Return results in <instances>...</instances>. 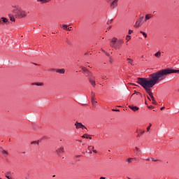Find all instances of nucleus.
Listing matches in <instances>:
<instances>
[{"mask_svg": "<svg viewBox=\"0 0 179 179\" xmlns=\"http://www.w3.org/2000/svg\"><path fill=\"white\" fill-rule=\"evenodd\" d=\"M111 26H109V27H108V30H110V29H111Z\"/></svg>", "mask_w": 179, "mask_h": 179, "instance_id": "obj_46", "label": "nucleus"}, {"mask_svg": "<svg viewBox=\"0 0 179 179\" xmlns=\"http://www.w3.org/2000/svg\"><path fill=\"white\" fill-rule=\"evenodd\" d=\"M24 153H26L25 152H23L22 154L24 155Z\"/></svg>", "mask_w": 179, "mask_h": 179, "instance_id": "obj_55", "label": "nucleus"}, {"mask_svg": "<svg viewBox=\"0 0 179 179\" xmlns=\"http://www.w3.org/2000/svg\"><path fill=\"white\" fill-rule=\"evenodd\" d=\"M90 149H94V146H88V150H90V153H92V151H90Z\"/></svg>", "mask_w": 179, "mask_h": 179, "instance_id": "obj_31", "label": "nucleus"}, {"mask_svg": "<svg viewBox=\"0 0 179 179\" xmlns=\"http://www.w3.org/2000/svg\"><path fill=\"white\" fill-rule=\"evenodd\" d=\"M109 62H110V64H113V62H114V60L113 59V57H109Z\"/></svg>", "mask_w": 179, "mask_h": 179, "instance_id": "obj_26", "label": "nucleus"}, {"mask_svg": "<svg viewBox=\"0 0 179 179\" xmlns=\"http://www.w3.org/2000/svg\"><path fill=\"white\" fill-rule=\"evenodd\" d=\"M122 44H124V41L117 39V45L119 47V45H122Z\"/></svg>", "mask_w": 179, "mask_h": 179, "instance_id": "obj_17", "label": "nucleus"}, {"mask_svg": "<svg viewBox=\"0 0 179 179\" xmlns=\"http://www.w3.org/2000/svg\"><path fill=\"white\" fill-rule=\"evenodd\" d=\"M0 23H1V20H0Z\"/></svg>", "mask_w": 179, "mask_h": 179, "instance_id": "obj_62", "label": "nucleus"}, {"mask_svg": "<svg viewBox=\"0 0 179 179\" xmlns=\"http://www.w3.org/2000/svg\"><path fill=\"white\" fill-rule=\"evenodd\" d=\"M91 76L88 78L89 82L91 83V85L94 87H96V78L93 76V73H90Z\"/></svg>", "mask_w": 179, "mask_h": 179, "instance_id": "obj_5", "label": "nucleus"}, {"mask_svg": "<svg viewBox=\"0 0 179 179\" xmlns=\"http://www.w3.org/2000/svg\"><path fill=\"white\" fill-rule=\"evenodd\" d=\"M141 58H143V56H141Z\"/></svg>", "mask_w": 179, "mask_h": 179, "instance_id": "obj_59", "label": "nucleus"}, {"mask_svg": "<svg viewBox=\"0 0 179 179\" xmlns=\"http://www.w3.org/2000/svg\"><path fill=\"white\" fill-rule=\"evenodd\" d=\"M37 2H41L42 3H47V0H37Z\"/></svg>", "mask_w": 179, "mask_h": 179, "instance_id": "obj_23", "label": "nucleus"}, {"mask_svg": "<svg viewBox=\"0 0 179 179\" xmlns=\"http://www.w3.org/2000/svg\"><path fill=\"white\" fill-rule=\"evenodd\" d=\"M127 61L128 64H130V65H131L132 66H134V65H135L134 64V59H132L131 58H127Z\"/></svg>", "mask_w": 179, "mask_h": 179, "instance_id": "obj_11", "label": "nucleus"}, {"mask_svg": "<svg viewBox=\"0 0 179 179\" xmlns=\"http://www.w3.org/2000/svg\"><path fill=\"white\" fill-rule=\"evenodd\" d=\"M6 178H8V179L10 178V177H9V173H6Z\"/></svg>", "mask_w": 179, "mask_h": 179, "instance_id": "obj_37", "label": "nucleus"}, {"mask_svg": "<svg viewBox=\"0 0 179 179\" xmlns=\"http://www.w3.org/2000/svg\"><path fill=\"white\" fill-rule=\"evenodd\" d=\"M93 152H94V153H97V150H93Z\"/></svg>", "mask_w": 179, "mask_h": 179, "instance_id": "obj_44", "label": "nucleus"}, {"mask_svg": "<svg viewBox=\"0 0 179 179\" xmlns=\"http://www.w3.org/2000/svg\"><path fill=\"white\" fill-rule=\"evenodd\" d=\"M85 55H87V53H85Z\"/></svg>", "mask_w": 179, "mask_h": 179, "instance_id": "obj_57", "label": "nucleus"}, {"mask_svg": "<svg viewBox=\"0 0 179 179\" xmlns=\"http://www.w3.org/2000/svg\"><path fill=\"white\" fill-rule=\"evenodd\" d=\"M164 108H164V107L161 108L160 110H164Z\"/></svg>", "mask_w": 179, "mask_h": 179, "instance_id": "obj_45", "label": "nucleus"}, {"mask_svg": "<svg viewBox=\"0 0 179 179\" xmlns=\"http://www.w3.org/2000/svg\"><path fill=\"white\" fill-rule=\"evenodd\" d=\"M1 19L3 20V23H9V21H8L6 17H1Z\"/></svg>", "mask_w": 179, "mask_h": 179, "instance_id": "obj_20", "label": "nucleus"}, {"mask_svg": "<svg viewBox=\"0 0 179 179\" xmlns=\"http://www.w3.org/2000/svg\"><path fill=\"white\" fill-rule=\"evenodd\" d=\"M142 20H143V16L141 17L134 24V27H141V23H142Z\"/></svg>", "mask_w": 179, "mask_h": 179, "instance_id": "obj_8", "label": "nucleus"}, {"mask_svg": "<svg viewBox=\"0 0 179 179\" xmlns=\"http://www.w3.org/2000/svg\"><path fill=\"white\" fill-rule=\"evenodd\" d=\"M107 24H110V21H108V22H107Z\"/></svg>", "mask_w": 179, "mask_h": 179, "instance_id": "obj_51", "label": "nucleus"}, {"mask_svg": "<svg viewBox=\"0 0 179 179\" xmlns=\"http://www.w3.org/2000/svg\"><path fill=\"white\" fill-rule=\"evenodd\" d=\"M161 81L166 79L167 75L170 73H179V70H173L170 69H164L157 72L152 73Z\"/></svg>", "mask_w": 179, "mask_h": 179, "instance_id": "obj_2", "label": "nucleus"}, {"mask_svg": "<svg viewBox=\"0 0 179 179\" xmlns=\"http://www.w3.org/2000/svg\"><path fill=\"white\" fill-rule=\"evenodd\" d=\"M62 27L64 29V30H68V25L66 24H62Z\"/></svg>", "mask_w": 179, "mask_h": 179, "instance_id": "obj_21", "label": "nucleus"}, {"mask_svg": "<svg viewBox=\"0 0 179 179\" xmlns=\"http://www.w3.org/2000/svg\"><path fill=\"white\" fill-rule=\"evenodd\" d=\"M143 134H145V130L141 131V135H143Z\"/></svg>", "mask_w": 179, "mask_h": 179, "instance_id": "obj_41", "label": "nucleus"}, {"mask_svg": "<svg viewBox=\"0 0 179 179\" xmlns=\"http://www.w3.org/2000/svg\"><path fill=\"white\" fill-rule=\"evenodd\" d=\"M131 85H133L134 86H136V85H135V84H131Z\"/></svg>", "mask_w": 179, "mask_h": 179, "instance_id": "obj_54", "label": "nucleus"}, {"mask_svg": "<svg viewBox=\"0 0 179 179\" xmlns=\"http://www.w3.org/2000/svg\"><path fill=\"white\" fill-rule=\"evenodd\" d=\"M38 145V142H37V141H34V142H32L31 143V145Z\"/></svg>", "mask_w": 179, "mask_h": 179, "instance_id": "obj_36", "label": "nucleus"}, {"mask_svg": "<svg viewBox=\"0 0 179 179\" xmlns=\"http://www.w3.org/2000/svg\"><path fill=\"white\" fill-rule=\"evenodd\" d=\"M113 111H120L118 109H113Z\"/></svg>", "mask_w": 179, "mask_h": 179, "instance_id": "obj_43", "label": "nucleus"}, {"mask_svg": "<svg viewBox=\"0 0 179 179\" xmlns=\"http://www.w3.org/2000/svg\"><path fill=\"white\" fill-rule=\"evenodd\" d=\"M148 100H150V98L149 96H148Z\"/></svg>", "mask_w": 179, "mask_h": 179, "instance_id": "obj_53", "label": "nucleus"}, {"mask_svg": "<svg viewBox=\"0 0 179 179\" xmlns=\"http://www.w3.org/2000/svg\"><path fill=\"white\" fill-rule=\"evenodd\" d=\"M150 127H152V124L150 123L149 127H147V132H149V131H150Z\"/></svg>", "mask_w": 179, "mask_h": 179, "instance_id": "obj_30", "label": "nucleus"}, {"mask_svg": "<svg viewBox=\"0 0 179 179\" xmlns=\"http://www.w3.org/2000/svg\"><path fill=\"white\" fill-rule=\"evenodd\" d=\"M162 80L158 78L153 73L149 75V78H137V83L142 86L143 89L145 90L146 93L149 94L151 97L152 103L156 106L157 103H156V100H155V96H153V93L152 92V87L155 86V85H157Z\"/></svg>", "mask_w": 179, "mask_h": 179, "instance_id": "obj_1", "label": "nucleus"}, {"mask_svg": "<svg viewBox=\"0 0 179 179\" xmlns=\"http://www.w3.org/2000/svg\"><path fill=\"white\" fill-rule=\"evenodd\" d=\"M90 73H92V72L89 71L88 70V71H87V76H88V78H90V76H92V74Z\"/></svg>", "mask_w": 179, "mask_h": 179, "instance_id": "obj_27", "label": "nucleus"}, {"mask_svg": "<svg viewBox=\"0 0 179 179\" xmlns=\"http://www.w3.org/2000/svg\"><path fill=\"white\" fill-rule=\"evenodd\" d=\"M126 40H127V41H129V40H131V36L127 35V36H126Z\"/></svg>", "mask_w": 179, "mask_h": 179, "instance_id": "obj_32", "label": "nucleus"}, {"mask_svg": "<svg viewBox=\"0 0 179 179\" xmlns=\"http://www.w3.org/2000/svg\"><path fill=\"white\" fill-rule=\"evenodd\" d=\"M132 33H134V31L129 29V34H132Z\"/></svg>", "mask_w": 179, "mask_h": 179, "instance_id": "obj_38", "label": "nucleus"}, {"mask_svg": "<svg viewBox=\"0 0 179 179\" xmlns=\"http://www.w3.org/2000/svg\"><path fill=\"white\" fill-rule=\"evenodd\" d=\"M82 138H83V139H92V137L90 136V135H89V134H84L83 136H82Z\"/></svg>", "mask_w": 179, "mask_h": 179, "instance_id": "obj_15", "label": "nucleus"}, {"mask_svg": "<svg viewBox=\"0 0 179 179\" xmlns=\"http://www.w3.org/2000/svg\"><path fill=\"white\" fill-rule=\"evenodd\" d=\"M146 160H147V162H150V159L148 158Z\"/></svg>", "mask_w": 179, "mask_h": 179, "instance_id": "obj_47", "label": "nucleus"}, {"mask_svg": "<svg viewBox=\"0 0 179 179\" xmlns=\"http://www.w3.org/2000/svg\"><path fill=\"white\" fill-rule=\"evenodd\" d=\"M91 101L93 107H96V104H97V101L94 100V98L91 99Z\"/></svg>", "mask_w": 179, "mask_h": 179, "instance_id": "obj_18", "label": "nucleus"}, {"mask_svg": "<svg viewBox=\"0 0 179 179\" xmlns=\"http://www.w3.org/2000/svg\"><path fill=\"white\" fill-rule=\"evenodd\" d=\"M2 153H3V155H8V152H7L6 150H3L2 151Z\"/></svg>", "mask_w": 179, "mask_h": 179, "instance_id": "obj_34", "label": "nucleus"}, {"mask_svg": "<svg viewBox=\"0 0 179 179\" xmlns=\"http://www.w3.org/2000/svg\"><path fill=\"white\" fill-rule=\"evenodd\" d=\"M110 47H113L115 48V50H118L120 49V47L117 45V38H113L112 40L110 41Z\"/></svg>", "mask_w": 179, "mask_h": 179, "instance_id": "obj_4", "label": "nucleus"}, {"mask_svg": "<svg viewBox=\"0 0 179 179\" xmlns=\"http://www.w3.org/2000/svg\"><path fill=\"white\" fill-rule=\"evenodd\" d=\"M135 150H136V152H138L140 155L142 153V150H141L138 147H136Z\"/></svg>", "mask_w": 179, "mask_h": 179, "instance_id": "obj_24", "label": "nucleus"}, {"mask_svg": "<svg viewBox=\"0 0 179 179\" xmlns=\"http://www.w3.org/2000/svg\"><path fill=\"white\" fill-rule=\"evenodd\" d=\"M134 158H128L127 159V163H132V161L134 160Z\"/></svg>", "mask_w": 179, "mask_h": 179, "instance_id": "obj_25", "label": "nucleus"}, {"mask_svg": "<svg viewBox=\"0 0 179 179\" xmlns=\"http://www.w3.org/2000/svg\"><path fill=\"white\" fill-rule=\"evenodd\" d=\"M152 18V14H147L145 17V20H150Z\"/></svg>", "mask_w": 179, "mask_h": 179, "instance_id": "obj_16", "label": "nucleus"}, {"mask_svg": "<svg viewBox=\"0 0 179 179\" xmlns=\"http://www.w3.org/2000/svg\"><path fill=\"white\" fill-rule=\"evenodd\" d=\"M105 54H106V55L107 57H110V54H108L107 52H106Z\"/></svg>", "mask_w": 179, "mask_h": 179, "instance_id": "obj_40", "label": "nucleus"}, {"mask_svg": "<svg viewBox=\"0 0 179 179\" xmlns=\"http://www.w3.org/2000/svg\"><path fill=\"white\" fill-rule=\"evenodd\" d=\"M75 127L76 128V129H87V128L85 127V125H83V124H82L81 122H76L75 123Z\"/></svg>", "mask_w": 179, "mask_h": 179, "instance_id": "obj_6", "label": "nucleus"}, {"mask_svg": "<svg viewBox=\"0 0 179 179\" xmlns=\"http://www.w3.org/2000/svg\"><path fill=\"white\" fill-rule=\"evenodd\" d=\"M106 76L102 77V79H106Z\"/></svg>", "mask_w": 179, "mask_h": 179, "instance_id": "obj_50", "label": "nucleus"}, {"mask_svg": "<svg viewBox=\"0 0 179 179\" xmlns=\"http://www.w3.org/2000/svg\"><path fill=\"white\" fill-rule=\"evenodd\" d=\"M34 65H38V64H34Z\"/></svg>", "mask_w": 179, "mask_h": 179, "instance_id": "obj_58", "label": "nucleus"}, {"mask_svg": "<svg viewBox=\"0 0 179 179\" xmlns=\"http://www.w3.org/2000/svg\"><path fill=\"white\" fill-rule=\"evenodd\" d=\"M140 33L141 34H143V36L145 37V38H146V37H148V34L142 31H140Z\"/></svg>", "mask_w": 179, "mask_h": 179, "instance_id": "obj_22", "label": "nucleus"}, {"mask_svg": "<svg viewBox=\"0 0 179 179\" xmlns=\"http://www.w3.org/2000/svg\"><path fill=\"white\" fill-rule=\"evenodd\" d=\"M52 177H55V175H54Z\"/></svg>", "mask_w": 179, "mask_h": 179, "instance_id": "obj_60", "label": "nucleus"}, {"mask_svg": "<svg viewBox=\"0 0 179 179\" xmlns=\"http://www.w3.org/2000/svg\"><path fill=\"white\" fill-rule=\"evenodd\" d=\"M8 17L11 22H16V20L15 19V16H13L12 14H9Z\"/></svg>", "mask_w": 179, "mask_h": 179, "instance_id": "obj_12", "label": "nucleus"}, {"mask_svg": "<svg viewBox=\"0 0 179 179\" xmlns=\"http://www.w3.org/2000/svg\"><path fill=\"white\" fill-rule=\"evenodd\" d=\"M152 162H159V159L157 158H151Z\"/></svg>", "mask_w": 179, "mask_h": 179, "instance_id": "obj_33", "label": "nucleus"}, {"mask_svg": "<svg viewBox=\"0 0 179 179\" xmlns=\"http://www.w3.org/2000/svg\"><path fill=\"white\" fill-rule=\"evenodd\" d=\"M67 30H68L69 31H71L72 30V27H69V28L67 27Z\"/></svg>", "mask_w": 179, "mask_h": 179, "instance_id": "obj_39", "label": "nucleus"}, {"mask_svg": "<svg viewBox=\"0 0 179 179\" xmlns=\"http://www.w3.org/2000/svg\"><path fill=\"white\" fill-rule=\"evenodd\" d=\"M134 94H136L137 96L139 94L142 97V94L138 92L134 93L131 96H134Z\"/></svg>", "mask_w": 179, "mask_h": 179, "instance_id": "obj_28", "label": "nucleus"}, {"mask_svg": "<svg viewBox=\"0 0 179 179\" xmlns=\"http://www.w3.org/2000/svg\"><path fill=\"white\" fill-rule=\"evenodd\" d=\"M102 51L106 53V51H104V50H102Z\"/></svg>", "mask_w": 179, "mask_h": 179, "instance_id": "obj_56", "label": "nucleus"}, {"mask_svg": "<svg viewBox=\"0 0 179 179\" xmlns=\"http://www.w3.org/2000/svg\"><path fill=\"white\" fill-rule=\"evenodd\" d=\"M32 85H36V86H43L44 84L43 83H32Z\"/></svg>", "mask_w": 179, "mask_h": 179, "instance_id": "obj_19", "label": "nucleus"}, {"mask_svg": "<svg viewBox=\"0 0 179 179\" xmlns=\"http://www.w3.org/2000/svg\"><path fill=\"white\" fill-rule=\"evenodd\" d=\"M64 152L65 150H64V147H60L56 150V153H57V155H61V153H64Z\"/></svg>", "mask_w": 179, "mask_h": 179, "instance_id": "obj_9", "label": "nucleus"}, {"mask_svg": "<svg viewBox=\"0 0 179 179\" xmlns=\"http://www.w3.org/2000/svg\"><path fill=\"white\" fill-rule=\"evenodd\" d=\"M56 72H57V73L64 74V73H65V69H57V70H56Z\"/></svg>", "mask_w": 179, "mask_h": 179, "instance_id": "obj_14", "label": "nucleus"}, {"mask_svg": "<svg viewBox=\"0 0 179 179\" xmlns=\"http://www.w3.org/2000/svg\"><path fill=\"white\" fill-rule=\"evenodd\" d=\"M129 108H130L131 110H132V111H138V110H139V108H138L137 106H129Z\"/></svg>", "mask_w": 179, "mask_h": 179, "instance_id": "obj_10", "label": "nucleus"}, {"mask_svg": "<svg viewBox=\"0 0 179 179\" xmlns=\"http://www.w3.org/2000/svg\"><path fill=\"white\" fill-rule=\"evenodd\" d=\"M117 6H118V0H113L110 3L111 9H115Z\"/></svg>", "mask_w": 179, "mask_h": 179, "instance_id": "obj_7", "label": "nucleus"}, {"mask_svg": "<svg viewBox=\"0 0 179 179\" xmlns=\"http://www.w3.org/2000/svg\"><path fill=\"white\" fill-rule=\"evenodd\" d=\"M81 69L83 71V72H88V70L86 69V68H85L83 66L81 67Z\"/></svg>", "mask_w": 179, "mask_h": 179, "instance_id": "obj_29", "label": "nucleus"}, {"mask_svg": "<svg viewBox=\"0 0 179 179\" xmlns=\"http://www.w3.org/2000/svg\"><path fill=\"white\" fill-rule=\"evenodd\" d=\"M114 0H106V2H113Z\"/></svg>", "mask_w": 179, "mask_h": 179, "instance_id": "obj_42", "label": "nucleus"}, {"mask_svg": "<svg viewBox=\"0 0 179 179\" xmlns=\"http://www.w3.org/2000/svg\"><path fill=\"white\" fill-rule=\"evenodd\" d=\"M99 179H106L104 177H101Z\"/></svg>", "mask_w": 179, "mask_h": 179, "instance_id": "obj_48", "label": "nucleus"}, {"mask_svg": "<svg viewBox=\"0 0 179 179\" xmlns=\"http://www.w3.org/2000/svg\"><path fill=\"white\" fill-rule=\"evenodd\" d=\"M76 157H80V155H76Z\"/></svg>", "mask_w": 179, "mask_h": 179, "instance_id": "obj_49", "label": "nucleus"}, {"mask_svg": "<svg viewBox=\"0 0 179 179\" xmlns=\"http://www.w3.org/2000/svg\"><path fill=\"white\" fill-rule=\"evenodd\" d=\"M13 13L15 14V17H18L19 19H22L27 16V13L16 6L13 10Z\"/></svg>", "mask_w": 179, "mask_h": 179, "instance_id": "obj_3", "label": "nucleus"}, {"mask_svg": "<svg viewBox=\"0 0 179 179\" xmlns=\"http://www.w3.org/2000/svg\"><path fill=\"white\" fill-rule=\"evenodd\" d=\"M50 71H55L54 69H52Z\"/></svg>", "mask_w": 179, "mask_h": 179, "instance_id": "obj_52", "label": "nucleus"}, {"mask_svg": "<svg viewBox=\"0 0 179 179\" xmlns=\"http://www.w3.org/2000/svg\"><path fill=\"white\" fill-rule=\"evenodd\" d=\"M9 179H13V178H10Z\"/></svg>", "mask_w": 179, "mask_h": 179, "instance_id": "obj_61", "label": "nucleus"}, {"mask_svg": "<svg viewBox=\"0 0 179 179\" xmlns=\"http://www.w3.org/2000/svg\"><path fill=\"white\" fill-rule=\"evenodd\" d=\"M91 94H92L91 99H94V96H95L94 92H92Z\"/></svg>", "mask_w": 179, "mask_h": 179, "instance_id": "obj_35", "label": "nucleus"}, {"mask_svg": "<svg viewBox=\"0 0 179 179\" xmlns=\"http://www.w3.org/2000/svg\"><path fill=\"white\" fill-rule=\"evenodd\" d=\"M155 57H156V58H160V57H162V52H160V50H159L158 52H157L155 54Z\"/></svg>", "mask_w": 179, "mask_h": 179, "instance_id": "obj_13", "label": "nucleus"}]
</instances>
